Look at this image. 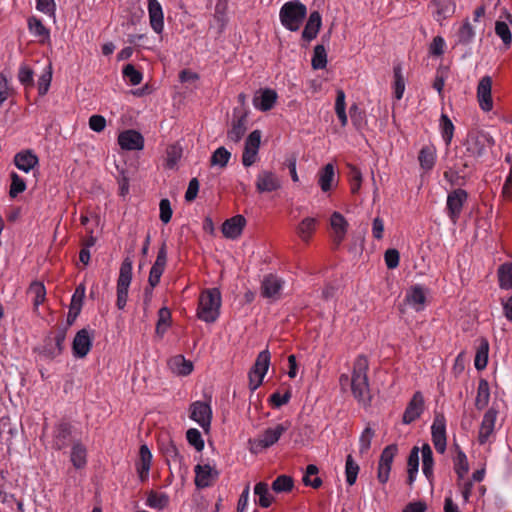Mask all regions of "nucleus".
Instances as JSON below:
<instances>
[{"label":"nucleus","instance_id":"nucleus-1","mask_svg":"<svg viewBox=\"0 0 512 512\" xmlns=\"http://www.w3.org/2000/svg\"><path fill=\"white\" fill-rule=\"evenodd\" d=\"M71 322H61L55 325L44 337L42 344L36 349L46 359L53 360L64 351V342Z\"/></svg>","mask_w":512,"mask_h":512},{"label":"nucleus","instance_id":"nucleus-2","mask_svg":"<svg viewBox=\"0 0 512 512\" xmlns=\"http://www.w3.org/2000/svg\"><path fill=\"white\" fill-rule=\"evenodd\" d=\"M368 361L366 357L360 355L354 362L353 373L351 376V390L353 396L363 405L371 402L368 377Z\"/></svg>","mask_w":512,"mask_h":512},{"label":"nucleus","instance_id":"nucleus-3","mask_svg":"<svg viewBox=\"0 0 512 512\" xmlns=\"http://www.w3.org/2000/svg\"><path fill=\"white\" fill-rule=\"evenodd\" d=\"M221 304V292L218 288L203 290L198 300L197 317L205 323L216 322L220 316Z\"/></svg>","mask_w":512,"mask_h":512},{"label":"nucleus","instance_id":"nucleus-4","mask_svg":"<svg viewBox=\"0 0 512 512\" xmlns=\"http://www.w3.org/2000/svg\"><path fill=\"white\" fill-rule=\"evenodd\" d=\"M307 15L306 6L299 0L288 1L279 11V19L283 27L295 32L301 27Z\"/></svg>","mask_w":512,"mask_h":512},{"label":"nucleus","instance_id":"nucleus-5","mask_svg":"<svg viewBox=\"0 0 512 512\" xmlns=\"http://www.w3.org/2000/svg\"><path fill=\"white\" fill-rule=\"evenodd\" d=\"M495 144L494 138L483 130H471L467 134L465 146L467 152L476 158L484 156Z\"/></svg>","mask_w":512,"mask_h":512},{"label":"nucleus","instance_id":"nucleus-6","mask_svg":"<svg viewBox=\"0 0 512 512\" xmlns=\"http://www.w3.org/2000/svg\"><path fill=\"white\" fill-rule=\"evenodd\" d=\"M132 280V261L125 258L120 266L119 277L117 280V299L116 306L123 310L127 304L128 290Z\"/></svg>","mask_w":512,"mask_h":512},{"label":"nucleus","instance_id":"nucleus-7","mask_svg":"<svg viewBox=\"0 0 512 512\" xmlns=\"http://www.w3.org/2000/svg\"><path fill=\"white\" fill-rule=\"evenodd\" d=\"M79 432L69 422H60L54 431L55 448H64L71 446L72 448L80 447Z\"/></svg>","mask_w":512,"mask_h":512},{"label":"nucleus","instance_id":"nucleus-8","mask_svg":"<svg viewBox=\"0 0 512 512\" xmlns=\"http://www.w3.org/2000/svg\"><path fill=\"white\" fill-rule=\"evenodd\" d=\"M270 359L271 354L268 349H265L258 354L256 361L248 374L249 388L252 392L262 384L270 366Z\"/></svg>","mask_w":512,"mask_h":512},{"label":"nucleus","instance_id":"nucleus-9","mask_svg":"<svg viewBox=\"0 0 512 512\" xmlns=\"http://www.w3.org/2000/svg\"><path fill=\"white\" fill-rule=\"evenodd\" d=\"M467 200L468 192L462 188L453 189L448 193L445 211L453 224L458 222Z\"/></svg>","mask_w":512,"mask_h":512},{"label":"nucleus","instance_id":"nucleus-10","mask_svg":"<svg viewBox=\"0 0 512 512\" xmlns=\"http://www.w3.org/2000/svg\"><path fill=\"white\" fill-rule=\"evenodd\" d=\"M190 418L208 432L212 420V408L209 402L195 401L189 408Z\"/></svg>","mask_w":512,"mask_h":512},{"label":"nucleus","instance_id":"nucleus-11","mask_svg":"<svg viewBox=\"0 0 512 512\" xmlns=\"http://www.w3.org/2000/svg\"><path fill=\"white\" fill-rule=\"evenodd\" d=\"M260 143L261 132L259 130L252 131L245 141L242 155V164L245 167H250L256 162Z\"/></svg>","mask_w":512,"mask_h":512},{"label":"nucleus","instance_id":"nucleus-12","mask_svg":"<svg viewBox=\"0 0 512 512\" xmlns=\"http://www.w3.org/2000/svg\"><path fill=\"white\" fill-rule=\"evenodd\" d=\"M93 336L87 328L79 330L72 342V352L76 358H84L92 348Z\"/></svg>","mask_w":512,"mask_h":512},{"label":"nucleus","instance_id":"nucleus-13","mask_svg":"<svg viewBox=\"0 0 512 512\" xmlns=\"http://www.w3.org/2000/svg\"><path fill=\"white\" fill-rule=\"evenodd\" d=\"M477 100L484 112H489L493 109L492 78L488 75L483 76L478 83Z\"/></svg>","mask_w":512,"mask_h":512},{"label":"nucleus","instance_id":"nucleus-14","mask_svg":"<svg viewBox=\"0 0 512 512\" xmlns=\"http://www.w3.org/2000/svg\"><path fill=\"white\" fill-rule=\"evenodd\" d=\"M424 411V397L420 391L413 394L403 413L402 422L410 424L420 418Z\"/></svg>","mask_w":512,"mask_h":512},{"label":"nucleus","instance_id":"nucleus-15","mask_svg":"<svg viewBox=\"0 0 512 512\" xmlns=\"http://www.w3.org/2000/svg\"><path fill=\"white\" fill-rule=\"evenodd\" d=\"M290 427V423L288 421L275 424L273 426L268 427L263 431V433L259 436V444L262 448H269L278 442L280 437L287 432Z\"/></svg>","mask_w":512,"mask_h":512},{"label":"nucleus","instance_id":"nucleus-16","mask_svg":"<svg viewBox=\"0 0 512 512\" xmlns=\"http://www.w3.org/2000/svg\"><path fill=\"white\" fill-rule=\"evenodd\" d=\"M496 418L497 410L493 407L489 408L484 414L478 434V442L480 445H486L490 442V437L494 432Z\"/></svg>","mask_w":512,"mask_h":512},{"label":"nucleus","instance_id":"nucleus-17","mask_svg":"<svg viewBox=\"0 0 512 512\" xmlns=\"http://www.w3.org/2000/svg\"><path fill=\"white\" fill-rule=\"evenodd\" d=\"M284 281L274 274H268L261 283V295L273 300L279 299Z\"/></svg>","mask_w":512,"mask_h":512},{"label":"nucleus","instance_id":"nucleus-18","mask_svg":"<svg viewBox=\"0 0 512 512\" xmlns=\"http://www.w3.org/2000/svg\"><path fill=\"white\" fill-rule=\"evenodd\" d=\"M147 1L150 26L155 33L161 34L164 29V13L162 5L158 0Z\"/></svg>","mask_w":512,"mask_h":512},{"label":"nucleus","instance_id":"nucleus-19","mask_svg":"<svg viewBox=\"0 0 512 512\" xmlns=\"http://www.w3.org/2000/svg\"><path fill=\"white\" fill-rule=\"evenodd\" d=\"M118 143L124 150H142L144 138L136 130H125L119 134Z\"/></svg>","mask_w":512,"mask_h":512},{"label":"nucleus","instance_id":"nucleus-20","mask_svg":"<svg viewBox=\"0 0 512 512\" xmlns=\"http://www.w3.org/2000/svg\"><path fill=\"white\" fill-rule=\"evenodd\" d=\"M218 478V472L209 464L195 466V485L198 488H206Z\"/></svg>","mask_w":512,"mask_h":512},{"label":"nucleus","instance_id":"nucleus-21","mask_svg":"<svg viewBox=\"0 0 512 512\" xmlns=\"http://www.w3.org/2000/svg\"><path fill=\"white\" fill-rule=\"evenodd\" d=\"M432 441L435 448H446V421L443 415H436L431 426Z\"/></svg>","mask_w":512,"mask_h":512},{"label":"nucleus","instance_id":"nucleus-22","mask_svg":"<svg viewBox=\"0 0 512 512\" xmlns=\"http://www.w3.org/2000/svg\"><path fill=\"white\" fill-rule=\"evenodd\" d=\"M246 224V219L242 215H236L230 219H227L222 224V233L229 239L238 238Z\"/></svg>","mask_w":512,"mask_h":512},{"label":"nucleus","instance_id":"nucleus-23","mask_svg":"<svg viewBox=\"0 0 512 512\" xmlns=\"http://www.w3.org/2000/svg\"><path fill=\"white\" fill-rule=\"evenodd\" d=\"M277 98L278 95L275 90L266 88L260 90L259 95L254 97L253 104L256 109L265 112L274 107Z\"/></svg>","mask_w":512,"mask_h":512},{"label":"nucleus","instance_id":"nucleus-24","mask_svg":"<svg viewBox=\"0 0 512 512\" xmlns=\"http://www.w3.org/2000/svg\"><path fill=\"white\" fill-rule=\"evenodd\" d=\"M321 26V14L318 11L311 12L305 24L304 30L302 31V39L307 43L315 39L319 33Z\"/></svg>","mask_w":512,"mask_h":512},{"label":"nucleus","instance_id":"nucleus-25","mask_svg":"<svg viewBox=\"0 0 512 512\" xmlns=\"http://www.w3.org/2000/svg\"><path fill=\"white\" fill-rule=\"evenodd\" d=\"M330 225L333 230V242L338 247L344 240L348 223L339 212H334L330 218Z\"/></svg>","mask_w":512,"mask_h":512},{"label":"nucleus","instance_id":"nucleus-26","mask_svg":"<svg viewBox=\"0 0 512 512\" xmlns=\"http://www.w3.org/2000/svg\"><path fill=\"white\" fill-rule=\"evenodd\" d=\"M39 162L37 155L32 150L18 152L14 156L15 166L25 172H30Z\"/></svg>","mask_w":512,"mask_h":512},{"label":"nucleus","instance_id":"nucleus-27","mask_svg":"<svg viewBox=\"0 0 512 512\" xmlns=\"http://www.w3.org/2000/svg\"><path fill=\"white\" fill-rule=\"evenodd\" d=\"M256 187L259 192H273L280 188V181L274 173L262 171L257 176Z\"/></svg>","mask_w":512,"mask_h":512},{"label":"nucleus","instance_id":"nucleus-28","mask_svg":"<svg viewBox=\"0 0 512 512\" xmlns=\"http://www.w3.org/2000/svg\"><path fill=\"white\" fill-rule=\"evenodd\" d=\"M444 179L453 187L461 188L469 179V172H463L459 164L448 168L443 173Z\"/></svg>","mask_w":512,"mask_h":512},{"label":"nucleus","instance_id":"nucleus-29","mask_svg":"<svg viewBox=\"0 0 512 512\" xmlns=\"http://www.w3.org/2000/svg\"><path fill=\"white\" fill-rule=\"evenodd\" d=\"M394 454L392 450H383L378 463L377 479L385 484L389 480Z\"/></svg>","mask_w":512,"mask_h":512},{"label":"nucleus","instance_id":"nucleus-30","mask_svg":"<svg viewBox=\"0 0 512 512\" xmlns=\"http://www.w3.org/2000/svg\"><path fill=\"white\" fill-rule=\"evenodd\" d=\"M319 221L314 217L304 218L296 227L298 237L305 243H308L315 233Z\"/></svg>","mask_w":512,"mask_h":512},{"label":"nucleus","instance_id":"nucleus-31","mask_svg":"<svg viewBox=\"0 0 512 512\" xmlns=\"http://www.w3.org/2000/svg\"><path fill=\"white\" fill-rule=\"evenodd\" d=\"M170 370L178 376H187L193 371V363L183 355H176L168 361Z\"/></svg>","mask_w":512,"mask_h":512},{"label":"nucleus","instance_id":"nucleus-32","mask_svg":"<svg viewBox=\"0 0 512 512\" xmlns=\"http://www.w3.org/2000/svg\"><path fill=\"white\" fill-rule=\"evenodd\" d=\"M418 161L421 169L430 171L436 163V148L433 145H425L418 154Z\"/></svg>","mask_w":512,"mask_h":512},{"label":"nucleus","instance_id":"nucleus-33","mask_svg":"<svg viewBox=\"0 0 512 512\" xmlns=\"http://www.w3.org/2000/svg\"><path fill=\"white\" fill-rule=\"evenodd\" d=\"M432 2L436 6L435 19L438 22L450 18L455 13L456 5L453 0H433Z\"/></svg>","mask_w":512,"mask_h":512},{"label":"nucleus","instance_id":"nucleus-34","mask_svg":"<svg viewBox=\"0 0 512 512\" xmlns=\"http://www.w3.org/2000/svg\"><path fill=\"white\" fill-rule=\"evenodd\" d=\"M140 457L136 463V469L141 481H145L148 478L151 462H152V454L151 450H140Z\"/></svg>","mask_w":512,"mask_h":512},{"label":"nucleus","instance_id":"nucleus-35","mask_svg":"<svg viewBox=\"0 0 512 512\" xmlns=\"http://www.w3.org/2000/svg\"><path fill=\"white\" fill-rule=\"evenodd\" d=\"M28 29L32 35L39 38L41 43H44L50 37L49 30L44 26L41 20L36 17L28 19Z\"/></svg>","mask_w":512,"mask_h":512},{"label":"nucleus","instance_id":"nucleus-36","mask_svg":"<svg viewBox=\"0 0 512 512\" xmlns=\"http://www.w3.org/2000/svg\"><path fill=\"white\" fill-rule=\"evenodd\" d=\"M246 119L245 116L238 117L236 119H233L231 128L227 132V138L237 143L241 140L243 135L246 132V125H245Z\"/></svg>","mask_w":512,"mask_h":512},{"label":"nucleus","instance_id":"nucleus-37","mask_svg":"<svg viewBox=\"0 0 512 512\" xmlns=\"http://www.w3.org/2000/svg\"><path fill=\"white\" fill-rule=\"evenodd\" d=\"M254 494L258 496V505L262 508H268L274 502V497L269 492L268 484L265 482H259L255 485Z\"/></svg>","mask_w":512,"mask_h":512},{"label":"nucleus","instance_id":"nucleus-38","mask_svg":"<svg viewBox=\"0 0 512 512\" xmlns=\"http://www.w3.org/2000/svg\"><path fill=\"white\" fill-rule=\"evenodd\" d=\"M490 399L489 383L486 379H480L477 388V395L475 399V406L478 410L484 409Z\"/></svg>","mask_w":512,"mask_h":512},{"label":"nucleus","instance_id":"nucleus-39","mask_svg":"<svg viewBox=\"0 0 512 512\" xmlns=\"http://www.w3.org/2000/svg\"><path fill=\"white\" fill-rule=\"evenodd\" d=\"M27 292L29 295L32 296L34 309L37 310L38 307L46 299V288H45L44 284L39 281H34L30 284Z\"/></svg>","mask_w":512,"mask_h":512},{"label":"nucleus","instance_id":"nucleus-40","mask_svg":"<svg viewBox=\"0 0 512 512\" xmlns=\"http://www.w3.org/2000/svg\"><path fill=\"white\" fill-rule=\"evenodd\" d=\"M335 172L331 163L326 164L319 172V185L323 192H327L332 188Z\"/></svg>","mask_w":512,"mask_h":512},{"label":"nucleus","instance_id":"nucleus-41","mask_svg":"<svg viewBox=\"0 0 512 512\" xmlns=\"http://www.w3.org/2000/svg\"><path fill=\"white\" fill-rule=\"evenodd\" d=\"M488 352H489V343L487 340L482 339L481 343L477 347L474 365L478 371H481L486 368L488 363Z\"/></svg>","mask_w":512,"mask_h":512},{"label":"nucleus","instance_id":"nucleus-42","mask_svg":"<svg viewBox=\"0 0 512 512\" xmlns=\"http://www.w3.org/2000/svg\"><path fill=\"white\" fill-rule=\"evenodd\" d=\"M319 469L316 465L310 464L306 468V472L303 475L302 482L305 486H311L312 488H319L322 485V479L318 476Z\"/></svg>","mask_w":512,"mask_h":512},{"label":"nucleus","instance_id":"nucleus-43","mask_svg":"<svg viewBox=\"0 0 512 512\" xmlns=\"http://www.w3.org/2000/svg\"><path fill=\"white\" fill-rule=\"evenodd\" d=\"M359 471V464L354 460L351 454L347 455L345 462V477L346 483L349 486H353L356 483Z\"/></svg>","mask_w":512,"mask_h":512},{"label":"nucleus","instance_id":"nucleus-44","mask_svg":"<svg viewBox=\"0 0 512 512\" xmlns=\"http://www.w3.org/2000/svg\"><path fill=\"white\" fill-rule=\"evenodd\" d=\"M169 504L168 496L163 493L151 491L148 493L146 505L155 510H163Z\"/></svg>","mask_w":512,"mask_h":512},{"label":"nucleus","instance_id":"nucleus-45","mask_svg":"<svg viewBox=\"0 0 512 512\" xmlns=\"http://www.w3.org/2000/svg\"><path fill=\"white\" fill-rule=\"evenodd\" d=\"M394 74V96L397 100L402 99L404 91H405V79L402 73L401 64H396L393 68Z\"/></svg>","mask_w":512,"mask_h":512},{"label":"nucleus","instance_id":"nucleus-46","mask_svg":"<svg viewBox=\"0 0 512 512\" xmlns=\"http://www.w3.org/2000/svg\"><path fill=\"white\" fill-rule=\"evenodd\" d=\"M406 298L409 304L412 305L417 311L422 309L426 301L425 292L421 286H414L407 294Z\"/></svg>","mask_w":512,"mask_h":512},{"label":"nucleus","instance_id":"nucleus-47","mask_svg":"<svg viewBox=\"0 0 512 512\" xmlns=\"http://www.w3.org/2000/svg\"><path fill=\"white\" fill-rule=\"evenodd\" d=\"M475 30L468 20H465L457 32V41L462 45H469L475 38Z\"/></svg>","mask_w":512,"mask_h":512},{"label":"nucleus","instance_id":"nucleus-48","mask_svg":"<svg viewBox=\"0 0 512 512\" xmlns=\"http://www.w3.org/2000/svg\"><path fill=\"white\" fill-rule=\"evenodd\" d=\"M345 93L343 90H337L336 100H335V112L341 123L342 127H345L348 123V117L346 114V103H345Z\"/></svg>","mask_w":512,"mask_h":512},{"label":"nucleus","instance_id":"nucleus-49","mask_svg":"<svg viewBox=\"0 0 512 512\" xmlns=\"http://www.w3.org/2000/svg\"><path fill=\"white\" fill-rule=\"evenodd\" d=\"M171 322V312L167 307H162L158 311V321L156 324L155 332L158 336L162 337L168 327L170 326Z\"/></svg>","mask_w":512,"mask_h":512},{"label":"nucleus","instance_id":"nucleus-50","mask_svg":"<svg viewBox=\"0 0 512 512\" xmlns=\"http://www.w3.org/2000/svg\"><path fill=\"white\" fill-rule=\"evenodd\" d=\"M454 124L446 114H442L440 117V130L442 138L447 146L451 144L454 135Z\"/></svg>","mask_w":512,"mask_h":512},{"label":"nucleus","instance_id":"nucleus-51","mask_svg":"<svg viewBox=\"0 0 512 512\" xmlns=\"http://www.w3.org/2000/svg\"><path fill=\"white\" fill-rule=\"evenodd\" d=\"M293 487V478L288 475H280L272 482V490L276 493L290 492Z\"/></svg>","mask_w":512,"mask_h":512},{"label":"nucleus","instance_id":"nucleus-52","mask_svg":"<svg viewBox=\"0 0 512 512\" xmlns=\"http://www.w3.org/2000/svg\"><path fill=\"white\" fill-rule=\"evenodd\" d=\"M315 70L324 69L327 65V53L323 45L318 44L314 47V53L311 61Z\"/></svg>","mask_w":512,"mask_h":512},{"label":"nucleus","instance_id":"nucleus-53","mask_svg":"<svg viewBox=\"0 0 512 512\" xmlns=\"http://www.w3.org/2000/svg\"><path fill=\"white\" fill-rule=\"evenodd\" d=\"M498 277L500 287L504 289L512 288V265L509 263L502 264L498 269Z\"/></svg>","mask_w":512,"mask_h":512},{"label":"nucleus","instance_id":"nucleus-54","mask_svg":"<svg viewBox=\"0 0 512 512\" xmlns=\"http://www.w3.org/2000/svg\"><path fill=\"white\" fill-rule=\"evenodd\" d=\"M231 158V153L225 147L217 148L211 156V165L226 167Z\"/></svg>","mask_w":512,"mask_h":512},{"label":"nucleus","instance_id":"nucleus-55","mask_svg":"<svg viewBox=\"0 0 512 512\" xmlns=\"http://www.w3.org/2000/svg\"><path fill=\"white\" fill-rule=\"evenodd\" d=\"M52 80V67L51 64L47 66V68L43 71V73L39 76L37 82L38 93L40 96H44L50 87Z\"/></svg>","mask_w":512,"mask_h":512},{"label":"nucleus","instance_id":"nucleus-56","mask_svg":"<svg viewBox=\"0 0 512 512\" xmlns=\"http://www.w3.org/2000/svg\"><path fill=\"white\" fill-rule=\"evenodd\" d=\"M419 450H412L408 458V484L412 485L416 479L419 467Z\"/></svg>","mask_w":512,"mask_h":512},{"label":"nucleus","instance_id":"nucleus-57","mask_svg":"<svg viewBox=\"0 0 512 512\" xmlns=\"http://www.w3.org/2000/svg\"><path fill=\"white\" fill-rule=\"evenodd\" d=\"M34 73L26 64H22L18 71V80L26 88L34 87Z\"/></svg>","mask_w":512,"mask_h":512},{"label":"nucleus","instance_id":"nucleus-58","mask_svg":"<svg viewBox=\"0 0 512 512\" xmlns=\"http://www.w3.org/2000/svg\"><path fill=\"white\" fill-rule=\"evenodd\" d=\"M10 177H11V185H10L9 195L11 198H15L20 193L25 191L26 183H25L24 179L21 178L16 172H12Z\"/></svg>","mask_w":512,"mask_h":512},{"label":"nucleus","instance_id":"nucleus-59","mask_svg":"<svg viewBox=\"0 0 512 512\" xmlns=\"http://www.w3.org/2000/svg\"><path fill=\"white\" fill-rule=\"evenodd\" d=\"M123 77L129 81L131 85H138L143 79V74L132 64H127L123 68Z\"/></svg>","mask_w":512,"mask_h":512},{"label":"nucleus","instance_id":"nucleus-60","mask_svg":"<svg viewBox=\"0 0 512 512\" xmlns=\"http://www.w3.org/2000/svg\"><path fill=\"white\" fill-rule=\"evenodd\" d=\"M495 33L501 38L505 46L509 47L512 43V34L506 22L497 21L495 24Z\"/></svg>","mask_w":512,"mask_h":512},{"label":"nucleus","instance_id":"nucleus-61","mask_svg":"<svg viewBox=\"0 0 512 512\" xmlns=\"http://www.w3.org/2000/svg\"><path fill=\"white\" fill-rule=\"evenodd\" d=\"M422 451V470L427 479L433 477V455L432 450H421Z\"/></svg>","mask_w":512,"mask_h":512},{"label":"nucleus","instance_id":"nucleus-62","mask_svg":"<svg viewBox=\"0 0 512 512\" xmlns=\"http://www.w3.org/2000/svg\"><path fill=\"white\" fill-rule=\"evenodd\" d=\"M85 296V287L84 285L80 284L77 286L74 294L72 295L71 299V310H75V316H77L81 310L83 298Z\"/></svg>","mask_w":512,"mask_h":512},{"label":"nucleus","instance_id":"nucleus-63","mask_svg":"<svg viewBox=\"0 0 512 512\" xmlns=\"http://www.w3.org/2000/svg\"><path fill=\"white\" fill-rule=\"evenodd\" d=\"M166 166L170 169L174 168L182 156L181 148L176 145H171L166 151Z\"/></svg>","mask_w":512,"mask_h":512},{"label":"nucleus","instance_id":"nucleus-64","mask_svg":"<svg viewBox=\"0 0 512 512\" xmlns=\"http://www.w3.org/2000/svg\"><path fill=\"white\" fill-rule=\"evenodd\" d=\"M469 471V463L466 455L459 450L456 462H455V472L457 473L460 479L464 478V476Z\"/></svg>","mask_w":512,"mask_h":512}]
</instances>
